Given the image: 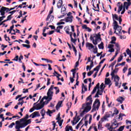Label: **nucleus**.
Listing matches in <instances>:
<instances>
[{"label": "nucleus", "instance_id": "nucleus-1", "mask_svg": "<svg viewBox=\"0 0 131 131\" xmlns=\"http://www.w3.org/2000/svg\"><path fill=\"white\" fill-rule=\"evenodd\" d=\"M53 89L54 85H52L48 90L47 96L43 97L40 101L39 103L37 104V102L34 103L33 107L35 110H40V109H42V108L45 107V104L47 105V104L53 99V94H54V92H53Z\"/></svg>", "mask_w": 131, "mask_h": 131}, {"label": "nucleus", "instance_id": "nucleus-2", "mask_svg": "<svg viewBox=\"0 0 131 131\" xmlns=\"http://www.w3.org/2000/svg\"><path fill=\"white\" fill-rule=\"evenodd\" d=\"M86 101L88 102L82 106V109H83V111L80 113V116H83L84 114L88 113L89 111H91V109H92V103H93L92 95H90L86 98Z\"/></svg>", "mask_w": 131, "mask_h": 131}, {"label": "nucleus", "instance_id": "nucleus-3", "mask_svg": "<svg viewBox=\"0 0 131 131\" xmlns=\"http://www.w3.org/2000/svg\"><path fill=\"white\" fill-rule=\"evenodd\" d=\"M90 39L95 46L94 48L92 49H93V53L94 54H97L98 53V48H97L98 41H100V40H102L101 39V35L99 33L93 34L92 35H91Z\"/></svg>", "mask_w": 131, "mask_h": 131}, {"label": "nucleus", "instance_id": "nucleus-4", "mask_svg": "<svg viewBox=\"0 0 131 131\" xmlns=\"http://www.w3.org/2000/svg\"><path fill=\"white\" fill-rule=\"evenodd\" d=\"M112 17H113V26L115 30L114 33H116V34H118V33H120L121 30L122 29V28L121 27V26H119L118 25V23L117 22V20H118L119 18H118V15H117V14H113Z\"/></svg>", "mask_w": 131, "mask_h": 131}, {"label": "nucleus", "instance_id": "nucleus-5", "mask_svg": "<svg viewBox=\"0 0 131 131\" xmlns=\"http://www.w3.org/2000/svg\"><path fill=\"white\" fill-rule=\"evenodd\" d=\"M100 104V100L96 99L93 104L92 112H94V111H96V110H99Z\"/></svg>", "mask_w": 131, "mask_h": 131}, {"label": "nucleus", "instance_id": "nucleus-6", "mask_svg": "<svg viewBox=\"0 0 131 131\" xmlns=\"http://www.w3.org/2000/svg\"><path fill=\"white\" fill-rule=\"evenodd\" d=\"M8 12H10V9L9 8L2 7L0 10V13L2 16H5V14L8 13Z\"/></svg>", "mask_w": 131, "mask_h": 131}, {"label": "nucleus", "instance_id": "nucleus-7", "mask_svg": "<svg viewBox=\"0 0 131 131\" xmlns=\"http://www.w3.org/2000/svg\"><path fill=\"white\" fill-rule=\"evenodd\" d=\"M53 13V10H51L49 12V14L48 15L46 20L47 21H50V22H52L54 20V16L51 15Z\"/></svg>", "mask_w": 131, "mask_h": 131}, {"label": "nucleus", "instance_id": "nucleus-8", "mask_svg": "<svg viewBox=\"0 0 131 131\" xmlns=\"http://www.w3.org/2000/svg\"><path fill=\"white\" fill-rule=\"evenodd\" d=\"M39 116H40V114H39V112H35L33 113L31 115H30L29 117H31L32 118H35V117H39Z\"/></svg>", "mask_w": 131, "mask_h": 131}, {"label": "nucleus", "instance_id": "nucleus-9", "mask_svg": "<svg viewBox=\"0 0 131 131\" xmlns=\"http://www.w3.org/2000/svg\"><path fill=\"white\" fill-rule=\"evenodd\" d=\"M73 20V16H68L67 17L65 18V21L66 23H72Z\"/></svg>", "mask_w": 131, "mask_h": 131}, {"label": "nucleus", "instance_id": "nucleus-10", "mask_svg": "<svg viewBox=\"0 0 131 131\" xmlns=\"http://www.w3.org/2000/svg\"><path fill=\"white\" fill-rule=\"evenodd\" d=\"M86 47L88 48V50H93L94 48H95V46L90 42H86L85 44Z\"/></svg>", "mask_w": 131, "mask_h": 131}, {"label": "nucleus", "instance_id": "nucleus-11", "mask_svg": "<svg viewBox=\"0 0 131 131\" xmlns=\"http://www.w3.org/2000/svg\"><path fill=\"white\" fill-rule=\"evenodd\" d=\"M57 122L58 123L59 126H62L63 123V120H61V117H60V115L56 118Z\"/></svg>", "mask_w": 131, "mask_h": 131}, {"label": "nucleus", "instance_id": "nucleus-12", "mask_svg": "<svg viewBox=\"0 0 131 131\" xmlns=\"http://www.w3.org/2000/svg\"><path fill=\"white\" fill-rule=\"evenodd\" d=\"M25 127L23 123H21L19 125H16L15 126V129L17 130H20V128H23Z\"/></svg>", "mask_w": 131, "mask_h": 131}, {"label": "nucleus", "instance_id": "nucleus-13", "mask_svg": "<svg viewBox=\"0 0 131 131\" xmlns=\"http://www.w3.org/2000/svg\"><path fill=\"white\" fill-rule=\"evenodd\" d=\"M23 123L25 127L26 126H27L28 124H30L31 123V119L26 120V121L23 122Z\"/></svg>", "mask_w": 131, "mask_h": 131}, {"label": "nucleus", "instance_id": "nucleus-14", "mask_svg": "<svg viewBox=\"0 0 131 131\" xmlns=\"http://www.w3.org/2000/svg\"><path fill=\"white\" fill-rule=\"evenodd\" d=\"M99 86H100V83H98L97 84L95 87H94L92 92V95H94L96 92H97V89H99Z\"/></svg>", "mask_w": 131, "mask_h": 131}, {"label": "nucleus", "instance_id": "nucleus-15", "mask_svg": "<svg viewBox=\"0 0 131 131\" xmlns=\"http://www.w3.org/2000/svg\"><path fill=\"white\" fill-rule=\"evenodd\" d=\"M62 6H63V1L59 0L57 5L58 9H61V8H62Z\"/></svg>", "mask_w": 131, "mask_h": 131}, {"label": "nucleus", "instance_id": "nucleus-16", "mask_svg": "<svg viewBox=\"0 0 131 131\" xmlns=\"http://www.w3.org/2000/svg\"><path fill=\"white\" fill-rule=\"evenodd\" d=\"M86 91H88V88L86 87V85L85 86L84 84H82L81 94H84V92H86Z\"/></svg>", "mask_w": 131, "mask_h": 131}, {"label": "nucleus", "instance_id": "nucleus-17", "mask_svg": "<svg viewBox=\"0 0 131 131\" xmlns=\"http://www.w3.org/2000/svg\"><path fill=\"white\" fill-rule=\"evenodd\" d=\"M78 121H79V119H78V118H76V117L74 118V120L71 121L72 123V125H75V124H76V123H77Z\"/></svg>", "mask_w": 131, "mask_h": 131}, {"label": "nucleus", "instance_id": "nucleus-18", "mask_svg": "<svg viewBox=\"0 0 131 131\" xmlns=\"http://www.w3.org/2000/svg\"><path fill=\"white\" fill-rule=\"evenodd\" d=\"M28 118H29V116L28 115H26L24 118L20 119V122H25L27 119H28Z\"/></svg>", "mask_w": 131, "mask_h": 131}, {"label": "nucleus", "instance_id": "nucleus-19", "mask_svg": "<svg viewBox=\"0 0 131 131\" xmlns=\"http://www.w3.org/2000/svg\"><path fill=\"white\" fill-rule=\"evenodd\" d=\"M40 114L41 116H42V117L40 119V120H41V119H43V118H45V117H43L45 116V115H46V111L44 109L41 110L40 112Z\"/></svg>", "mask_w": 131, "mask_h": 131}, {"label": "nucleus", "instance_id": "nucleus-20", "mask_svg": "<svg viewBox=\"0 0 131 131\" xmlns=\"http://www.w3.org/2000/svg\"><path fill=\"white\" fill-rule=\"evenodd\" d=\"M54 112H55V110L51 111L50 110H48L46 114L47 115H49V116H52V115H51L52 114V113H54Z\"/></svg>", "mask_w": 131, "mask_h": 131}, {"label": "nucleus", "instance_id": "nucleus-21", "mask_svg": "<svg viewBox=\"0 0 131 131\" xmlns=\"http://www.w3.org/2000/svg\"><path fill=\"white\" fill-rule=\"evenodd\" d=\"M117 101L118 102H119L121 104H122V102L124 101V98H123V97H120L117 99Z\"/></svg>", "mask_w": 131, "mask_h": 131}, {"label": "nucleus", "instance_id": "nucleus-22", "mask_svg": "<svg viewBox=\"0 0 131 131\" xmlns=\"http://www.w3.org/2000/svg\"><path fill=\"white\" fill-rule=\"evenodd\" d=\"M112 129H113V128H116L118 126V124H117L116 122L113 123L112 124Z\"/></svg>", "mask_w": 131, "mask_h": 131}, {"label": "nucleus", "instance_id": "nucleus-23", "mask_svg": "<svg viewBox=\"0 0 131 131\" xmlns=\"http://www.w3.org/2000/svg\"><path fill=\"white\" fill-rule=\"evenodd\" d=\"M111 83V80H110V78H106L105 79V84H110V83Z\"/></svg>", "mask_w": 131, "mask_h": 131}, {"label": "nucleus", "instance_id": "nucleus-24", "mask_svg": "<svg viewBox=\"0 0 131 131\" xmlns=\"http://www.w3.org/2000/svg\"><path fill=\"white\" fill-rule=\"evenodd\" d=\"M62 101H59L57 104L56 106V110H58L60 107H61V105H62Z\"/></svg>", "mask_w": 131, "mask_h": 131}, {"label": "nucleus", "instance_id": "nucleus-25", "mask_svg": "<svg viewBox=\"0 0 131 131\" xmlns=\"http://www.w3.org/2000/svg\"><path fill=\"white\" fill-rule=\"evenodd\" d=\"M64 29L67 34H70V32H69V31L70 30L69 27H65Z\"/></svg>", "mask_w": 131, "mask_h": 131}, {"label": "nucleus", "instance_id": "nucleus-26", "mask_svg": "<svg viewBox=\"0 0 131 131\" xmlns=\"http://www.w3.org/2000/svg\"><path fill=\"white\" fill-rule=\"evenodd\" d=\"M131 5V2H124L123 7H129Z\"/></svg>", "mask_w": 131, "mask_h": 131}, {"label": "nucleus", "instance_id": "nucleus-27", "mask_svg": "<svg viewBox=\"0 0 131 131\" xmlns=\"http://www.w3.org/2000/svg\"><path fill=\"white\" fill-rule=\"evenodd\" d=\"M66 11V7L62 6L61 10V14H67V13H65Z\"/></svg>", "mask_w": 131, "mask_h": 131}, {"label": "nucleus", "instance_id": "nucleus-28", "mask_svg": "<svg viewBox=\"0 0 131 131\" xmlns=\"http://www.w3.org/2000/svg\"><path fill=\"white\" fill-rule=\"evenodd\" d=\"M115 47H116V50H117V52L120 51V48L119 47V44L118 43H115Z\"/></svg>", "mask_w": 131, "mask_h": 131}, {"label": "nucleus", "instance_id": "nucleus-29", "mask_svg": "<svg viewBox=\"0 0 131 131\" xmlns=\"http://www.w3.org/2000/svg\"><path fill=\"white\" fill-rule=\"evenodd\" d=\"M113 77L114 78V81H119V79H120L118 75L115 76Z\"/></svg>", "mask_w": 131, "mask_h": 131}, {"label": "nucleus", "instance_id": "nucleus-30", "mask_svg": "<svg viewBox=\"0 0 131 131\" xmlns=\"http://www.w3.org/2000/svg\"><path fill=\"white\" fill-rule=\"evenodd\" d=\"M105 120H107V119L105 118V116H104L100 120L99 123H103V122H104V121H105Z\"/></svg>", "mask_w": 131, "mask_h": 131}, {"label": "nucleus", "instance_id": "nucleus-31", "mask_svg": "<svg viewBox=\"0 0 131 131\" xmlns=\"http://www.w3.org/2000/svg\"><path fill=\"white\" fill-rule=\"evenodd\" d=\"M81 124H82V120H81L76 126V129H78V128H79V127L80 126V125H81Z\"/></svg>", "mask_w": 131, "mask_h": 131}, {"label": "nucleus", "instance_id": "nucleus-32", "mask_svg": "<svg viewBox=\"0 0 131 131\" xmlns=\"http://www.w3.org/2000/svg\"><path fill=\"white\" fill-rule=\"evenodd\" d=\"M98 48L100 50H103V49H104V45L103 44V42H101L100 44L98 45Z\"/></svg>", "mask_w": 131, "mask_h": 131}, {"label": "nucleus", "instance_id": "nucleus-33", "mask_svg": "<svg viewBox=\"0 0 131 131\" xmlns=\"http://www.w3.org/2000/svg\"><path fill=\"white\" fill-rule=\"evenodd\" d=\"M125 65V62H123L121 63H118L115 66V68L118 67V66H124Z\"/></svg>", "mask_w": 131, "mask_h": 131}, {"label": "nucleus", "instance_id": "nucleus-34", "mask_svg": "<svg viewBox=\"0 0 131 131\" xmlns=\"http://www.w3.org/2000/svg\"><path fill=\"white\" fill-rule=\"evenodd\" d=\"M105 127H107L108 130H111V129H112V127L110 126V124L109 123H106L105 124Z\"/></svg>", "mask_w": 131, "mask_h": 131}, {"label": "nucleus", "instance_id": "nucleus-35", "mask_svg": "<svg viewBox=\"0 0 131 131\" xmlns=\"http://www.w3.org/2000/svg\"><path fill=\"white\" fill-rule=\"evenodd\" d=\"M97 93H98V94L100 96H102V95H103V90H101L100 89H98V91H97Z\"/></svg>", "mask_w": 131, "mask_h": 131}, {"label": "nucleus", "instance_id": "nucleus-36", "mask_svg": "<svg viewBox=\"0 0 131 131\" xmlns=\"http://www.w3.org/2000/svg\"><path fill=\"white\" fill-rule=\"evenodd\" d=\"M122 8H123V6L122 5L119 6L118 10V13L119 14H120L121 11H122Z\"/></svg>", "mask_w": 131, "mask_h": 131}, {"label": "nucleus", "instance_id": "nucleus-37", "mask_svg": "<svg viewBox=\"0 0 131 131\" xmlns=\"http://www.w3.org/2000/svg\"><path fill=\"white\" fill-rule=\"evenodd\" d=\"M41 60H42V61H46L47 63H53V61H52V60H49L48 59H46L44 58H42Z\"/></svg>", "mask_w": 131, "mask_h": 131}, {"label": "nucleus", "instance_id": "nucleus-38", "mask_svg": "<svg viewBox=\"0 0 131 131\" xmlns=\"http://www.w3.org/2000/svg\"><path fill=\"white\" fill-rule=\"evenodd\" d=\"M126 10H128V7H123V11L121 12V15L124 14Z\"/></svg>", "mask_w": 131, "mask_h": 131}, {"label": "nucleus", "instance_id": "nucleus-39", "mask_svg": "<svg viewBox=\"0 0 131 131\" xmlns=\"http://www.w3.org/2000/svg\"><path fill=\"white\" fill-rule=\"evenodd\" d=\"M100 68H101V65H99L96 67V68L94 69V71H98L100 70Z\"/></svg>", "mask_w": 131, "mask_h": 131}, {"label": "nucleus", "instance_id": "nucleus-40", "mask_svg": "<svg viewBox=\"0 0 131 131\" xmlns=\"http://www.w3.org/2000/svg\"><path fill=\"white\" fill-rule=\"evenodd\" d=\"M33 64H34V65H35L36 66H43V67H46L47 66V64H37L36 62H33Z\"/></svg>", "mask_w": 131, "mask_h": 131}, {"label": "nucleus", "instance_id": "nucleus-41", "mask_svg": "<svg viewBox=\"0 0 131 131\" xmlns=\"http://www.w3.org/2000/svg\"><path fill=\"white\" fill-rule=\"evenodd\" d=\"M102 128H103L102 125V123H100V122H99V124L98 125V129H102Z\"/></svg>", "mask_w": 131, "mask_h": 131}, {"label": "nucleus", "instance_id": "nucleus-42", "mask_svg": "<svg viewBox=\"0 0 131 131\" xmlns=\"http://www.w3.org/2000/svg\"><path fill=\"white\" fill-rule=\"evenodd\" d=\"M116 71L114 70L111 73V75L112 77V78H113L114 76H115V73H116Z\"/></svg>", "mask_w": 131, "mask_h": 131}, {"label": "nucleus", "instance_id": "nucleus-43", "mask_svg": "<svg viewBox=\"0 0 131 131\" xmlns=\"http://www.w3.org/2000/svg\"><path fill=\"white\" fill-rule=\"evenodd\" d=\"M54 89H55L56 91V95H57V94H58V93L60 92V90H59V88L58 87H54Z\"/></svg>", "mask_w": 131, "mask_h": 131}, {"label": "nucleus", "instance_id": "nucleus-44", "mask_svg": "<svg viewBox=\"0 0 131 131\" xmlns=\"http://www.w3.org/2000/svg\"><path fill=\"white\" fill-rule=\"evenodd\" d=\"M7 21H8V19H6V20H4L3 21H2V23H0V26H2V25H3V26H5L6 25L5 23V22H7Z\"/></svg>", "mask_w": 131, "mask_h": 131}, {"label": "nucleus", "instance_id": "nucleus-45", "mask_svg": "<svg viewBox=\"0 0 131 131\" xmlns=\"http://www.w3.org/2000/svg\"><path fill=\"white\" fill-rule=\"evenodd\" d=\"M21 60H23V56L22 55H20L18 58L19 63H22V61H21Z\"/></svg>", "mask_w": 131, "mask_h": 131}, {"label": "nucleus", "instance_id": "nucleus-46", "mask_svg": "<svg viewBox=\"0 0 131 131\" xmlns=\"http://www.w3.org/2000/svg\"><path fill=\"white\" fill-rule=\"evenodd\" d=\"M22 46L24 48H27V49H30V45H27L26 44H23Z\"/></svg>", "mask_w": 131, "mask_h": 131}, {"label": "nucleus", "instance_id": "nucleus-47", "mask_svg": "<svg viewBox=\"0 0 131 131\" xmlns=\"http://www.w3.org/2000/svg\"><path fill=\"white\" fill-rule=\"evenodd\" d=\"M15 125V123L13 122L8 126L9 128H13V127Z\"/></svg>", "mask_w": 131, "mask_h": 131}, {"label": "nucleus", "instance_id": "nucleus-48", "mask_svg": "<svg viewBox=\"0 0 131 131\" xmlns=\"http://www.w3.org/2000/svg\"><path fill=\"white\" fill-rule=\"evenodd\" d=\"M104 89H105V87L104 86V83H102L100 85V88H99V89L103 90Z\"/></svg>", "mask_w": 131, "mask_h": 131}, {"label": "nucleus", "instance_id": "nucleus-49", "mask_svg": "<svg viewBox=\"0 0 131 131\" xmlns=\"http://www.w3.org/2000/svg\"><path fill=\"white\" fill-rule=\"evenodd\" d=\"M12 103H13V102H10L9 103H6L5 104V108H8V107H9V106H10L11 104H12Z\"/></svg>", "mask_w": 131, "mask_h": 131}, {"label": "nucleus", "instance_id": "nucleus-50", "mask_svg": "<svg viewBox=\"0 0 131 131\" xmlns=\"http://www.w3.org/2000/svg\"><path fill=\"white\" fill-rule=\"evenodd\" d=\"M50 84H51V79H50L49 78H48L47 85H50Z\"/></svg>", "mask_w": 131, "mask_h": 131}, {"label": "nucleus", "instance_id": "nucleus-51", "mask_svg": "<svg viewBox=\"0 0 131 131\" xmlns=\"http://www.w3.org/2000/svg\"><path fill=\"white\" fill-rule=\"evenodd\" d=\"M72 47L73 48V50L74 52H75V54H76V53H77V50H76V48H75V47H74V45H72Z\"/></svg>", "mask_w": 131, "mask_h": 131}, {"label": "nucleus", "instance_id": "nucleus-52", "mask_svg": "<svg viewBox=\"0 0 131 131\" xmlns=\"http://www.w3.org/2000/svg\"><path fill=\"white\" fill-rule=\"evenodd\" d=\"M77 40V39H73V38H71V41H72V42H73L74 43H75V42H76Z\"/></svg>", "mask_w": 131, "mask_h": 131}, {"label": "nucleus", "instance_id": "nucleus-53", "mask_svg": "<svg viewBox=\"0 0 131 131\" xmlns=\"http://www.w3.org/2000/svg\"><path fill=\"white\" fill-rule=\"evenodd\" d=\"M93 67H94V61H92L90 66V70H91Z\"/></svg>", "mask_w": 131, "mask_h": 131}, {"label": "nucleus", "instance_id": "nucleus-54", "mask_svg": "<svg viewBox=\"0 0 131 131\" xmlns=\"http://www.w3.org/2000/svg\"><path fill=\"white\" fill-rule=\"evenodd\" d=\"M123 129H124V126H121L118 129V131H122Z\"/></svg>", "mask_w": 131, "mask_h": 131}, {"label": "nucleus", "instance_id": "nucleus-55", "mask_svg": "<svg viewBox=\"0 0 131 131\" xmlns=\"http://www.w3.org/2000/svg\"><path fill=\"white\" fill-rule=\"evenodd\" d=\"M113 48H114V45L111 44L108 45L107 47L108 49H113Z\"/></svg>", "mask_w": 131, "mask_h": 131}, {"label": "nucleus", "instance_id": "nucleus-56", "mask_svg": "<svg viewBox=\"0 0 131 131\" xmlns=\"http://www.w3.org/2000/svg\"><path fill=\"white\" fill-rule=\"evenodd\" d=\"M19 59V56L17 55L14 59H12L13 61H16V62H17L18 60Z\"/></svg>", "mask_w": 131, "mask_h": 131}, {"label": "nucleus", "instance_id": "nucleus-57", "mask_svg": "<svg viewBox=\"0 0 131 131\" xmlns=\"http://www.w3.org/2000/svg\"><path fill=\"white\" fill-rule=\"evenodd\" d=\"M52 123H53V130H55V127H56V123L55 122V121H53L52 122Z\"/></svg>", "mask_w": 131, "mask_h": 131}, {"label": "nucleus", "instance_id": "nucleus-58", "mask_svg": "<svg viewBox=\"0 0 131 131\" xmlns=\"http://www.w3.org/2000/svg\"><path fill=\"white\" fill-rule=\"evenodd\" d=\"M123 116V114H120L119 115L118 119H121V120H122V117Z\"/></svg>", "mask_w": 131, "mask_h": 131}, {"label": "nucleus", "instance_id": "nucleus-59", "mask_svg": "<svg viewBox=\"0 0 131 131\" xmlns=\"http://www.w3.org/2000/svg\"><path fill=\"white\" fill-rule=\"evenodd\" d=\"M105 117L107 119V118H109V117H111V115L109 114H106L105 115H104Z\"/></svg>", "mask_w": 131, "mask_h": 131}, {"label": "nucleus", "instance_id": "nucleus-60", "mask_svg": "<svg viewBox=\"0 0 131 131\" xmlns=\"http://www.w3.org/2000/svg\"><path fill=\"white\" fill-rule=\"evenodd\" d=\"M79 65V61H78L75 63V68H76L78 67Z\"/></svg>", "mask_w": 131, "mask_h": 131}, {"label": "nucleus", "instance_id": "nucleus-61", "mask_svg": "<svg viewBox=\"0 0 131 131\" xmlns=\"http://www.w3.org/2000/svg\"><path fill=\"white\" fill-rule=\"evenodd\" d=\"M122 60V56H121L120 57H119L118 59V62H121V60Z\"/></svg>", "mask_w": 131, "mask_h": 131}, {"label": "nucleus", "instance_id": "nucleus-62", "mask_svg": "<svg viewBox=\"0 0 131 131\" xmlns=\"http://www.w3.org/2000/svg\"><path fill=\"white\" fill-rule=\"evenodd\" d=\"M17 12V10H13L12 11L9 12V14H11V15H13V14L16 13Z\"/></svg>", "mask_w": 131, "mask_h": 131}, {"label": "nucleus", "instance_id": "nucleus-63", "mask_svg": "<svg viewBox=\"0 0 131 131\" xmlns=\"http://www.w3.org/2000/svg\"><path fill=\"white\" fill-rule=\"evenodd\" d=\"M12 19V15H10L7 17V20L10 21Z\"/></svg>", "mask_w": 131, "mask_h": 131}, {"label": "nucleus", "instance_id": "nucleus-64", "mask_svg": "<svg viewBox=\"0 0 131 131\" xmlns=\"http://www.w3.org/2000/svg\"><path fill=\"white\" fill-rule=\"evenodd\" d=\"M130 74H131V68H129L128 73L127 74V76H128L129 75H130Z\"/></svg>", "mask_w": 131, "mask_h": 131}]
</instances>
